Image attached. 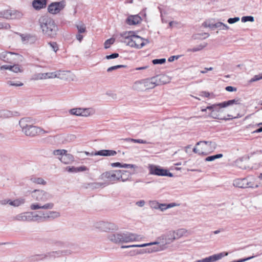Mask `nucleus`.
Instances as JSON below:
<instances>
[{
  "instance_id": "f257e3e1",
  "label": "nucleus",
  "mask_w": 262,
  "mask_h": 262,
  "mask_svg": "<svg viewBox=\"0 0 262 262\" xmlns=\"http://www.w3.org/2000/svg\"><path fill=\"white\" fill-rule=\"evenodd\" d=\"M178 238H179V235L178 232L169 231L158 237L157 241L154 242L158 243V244H154L156 246L143 249L134 250L130 252H133L134 254H142L145 253H152L162 251L166 249V246L167 244H169L173 240Z\"/></svg>"
},
{
  "instance_id": "f03ea898",
  "label": "nucleus",
  "mask_w": 262,
  "mask_h": 262,
  "mask_svg": "<svg viewBox=\"0 0 262 262\" xmlns=\"http://www.w3.org/2000/svg\"><path fill=\"white\" fill-rule=\"evenodd\" d=\"M38 24L42 34L53 38L56 36L58 27L55 21L48 15H43L38 19Z\"/></svg>"
},
{
  "instance_id": "7ed1b4c3",
  "label": "nucleus",
  "mask_w": 262,
  "mask_h": 262,
  "mask_svg": "<svg viewBox=\"0 0 262 262\" xmlns=\"http://www.w3.org/2000/svg\"><path fill=\"white\" fill-rule=\"evenodd\" d=\"M133 31L124 32L120 33V36L122 38L121 41L136 49H141L149 43L148 39L135 35Z\"/></svg>"
},
{
  "instance_id": "20e7f679",
  "label": "nucleus",
  "mask_w": 262,
  "mask_h": 262,
  "mask_svg": "<svg viewBox=\"0 0 262 262\" xmlns=\"http://www.w3.org/2000/svg\"><path fill=\"white\" fill-rule=\"evenodd\" d=\"M35 123V120L32 118L25 117L19 120V125L23 133L25 135L29 137H34L43 132L41 128L34 126Z\"/></svg>"
},
{
  "instance_id": "39448f33",
  "label": "nucleus",
  "mask_w": 262,
  "mask_h": 262,
  "mask_svg": "<svg viewBox=\"0 0 262 262\" xmlns=\"http://www.w3.org/2000/svg\"><path fill=\"white\" fill-rule=\"evenodd\" d=\"M57 246L65 249L57 251H52L47 252L48 259L53 260L62 256H68L72 254L76 250V246L71 243L58 242Z\"/></svg>"
},
{
  "instance_id": "423d86ee",
  "label": "nucleus",
  "mask_w": 262,
  "mask_h": 262,
  "mask_svg": "<svg viewBox=\"0 0 262 262\" xmlns=\"http://www.w3.org/2000/svg\"><path fill=\"white\" fill-rule=\"evenodd\" d=\"M254 180V178L252 176H248L242 179H236L233 181V185L241 188H257L258 185L255 184Z\"/></svg>"
},
{
  "instance_id": "0eeeda50",
  "label": "nucleus",
  "mask_w": 262,
  "mask_h": 262,
  "mask_svg": "<svg viewBox=\"0 0 262 262\" xmlns=\"http://www.w3.org/2000/svg\"><path fill=\"white\" fill-rule=\"evenodd\" d=\"M22 56L12 52L3 50L0 52V59L8 63H15L21 60Z\"/></svg>"
},
{
  "instance_id": "6e6552de",
  "label": "nucleus",
  "mask_w": 262,
  "mask_h": 262,
  "mask_svg": "<svg viewBox=\"0 0 262 262\" xmlns=\"http://www.w3.org/2000/svg\"><path fill=\"white\" fill-rule=\"evenodd\" d=\"M94 227L101 232L116 231L118 227L114 223L104 221H99L94 223Z\"/></svg>"
},
{
  "instance_id": "1a4fd4ad",
  "label": "nucleus",
  "mask_w": 262,
  "mask_h": 262,
  "mask_svg": "<svg viewBox=\"0 0 262 262\" xmlns=\"http://www.w3.org/2000/svg\"><path fill=\"white\" fill-rule=\"evenodd\" d=\"M120 233L121 244L139 242L143 238L141 235L136 233L124 232Z\"/></svg>"
},
{
  "instance_id": "9d476101",
  "label": "nucleus",
  "mask_w": 262,
  "mask_h": 262,
  "mask_svg": "<svg viewBox=\"0 0 262 262\" xmlns=\"http://www.w3.org/2000/svg\"><path fill=\"white\" fill-rule=\"evenodd\" d=\"M32 197L39 202H45L52 198V195L43 190H35L33 191Z\"/></svg>"
},
{
  "instance_id": "9b49d317",
  "label": "nucleus",
  "mask_w": 262,
  "mask_h": 262,
  "mask_svg": "<svg viewBox=\"0 0 262 262\" xmlns=\"http://www.w3.org/2000/svg\"><path fill=\"white\" fill-rule=\"evenodd\" d=\"M66 6V2L62 1L59 2H54L48 6V11L52 14H56L63 9Z\"/></svg>"
},
{
  "instance_id": "f8f14e48",
  "label": "nucleus",
  "mask_w": 262,
  "mask_h": 262,
  "mask_svg": "<svg viewBox=\"0 0 262 262\" xmlns=\"http://www.w3.org/2000/svg\"><path fill=\"white\" fill-rule=\"evenodd\" d=\"M149 173L160 176L172 177V174L168 171L166 169L161 168L160 166L150 165L149 166Z\"/></svg>"
},
{
  "instance_id": "ddd939ff",
  "label": "nucleus",
  "mask_w": 262,
  "mask_h": 262,
  "mask_svg": "<svg viewBox=\"0 0 262 262\" xmlns=\"http://www.w3.org/2000/svg\"><path fill=\"white\" fill-rule=\"evenodd\" d=\"M119 172L118 170L106 171L101 177L102 179H106L112 183L119 180Z\"/></svg>"
},
{
  "instance_id": "4468645a",
  "label": "nucleus",
  "mask_w": 262,
  "mask_h": 262,
  "mask_svg": "<svg viewBox=\"0 0 262 262\" xmlns=\"http://www.w3.org/2000/svg\"><path fill=\"white\" fill-rule=\"evenodd\" d=\"M38 214L41 215V219L43 220V221H47L49 220H53L60 216L59 212L54 211H40L38 212Z\"/></svg>"
},
{
  "instance_id": "2eb2a0df",
  "label": "nucleus",
  "mask_w": 262,
  "mask_h": 262,
  "mask_svg": "<svg viewBox=\"0 0 262 262\" xmlns=\"http://www.w3.org/2000/svg\"><path fill=\"white\" fill-rule=\"evenodd\" d=\"M54 206V205L53 203H48L44 205H41L39 203H35L31 204L30 208L32 210L37 209L50 210L53 208Z\"/></svg>"
},
{
  "instance_id": "dca6fc26",
  "label": "nucleus",
  "mask_w": 262,
  "mask_h": 262,
  "mask_svg": "<svg viewBox=\"0 0 262 262\" xmlns=\"http://www.w3.org/2000/svg\"><path fill=\"white\" fill-rule=\"evenodd\" d=\"M32 217L31 212H23L13 217V221H22V222H30Z\"/></svg>"
},
{
  "instance_id": "f3484780",
  "label": "nucleus",
  "mask_w": 262,
  "mask_h": 262,
  "mask_svg": "<svg viewBox=\"0 0 262 262\" xmlns=\"http://www.w3.org/2000/svg\"><path fill=\"white\" fill-rule=\"evenodd\" d=\"M157 85L165 84L170 81L169 77L164 74H160L154 77Z\"/></svg>"
},
{
  "instance_id": "a211bd4d",
  "label": "nucleus",
  "mask_w": 262,
  "mask_h": 262,
  "mask_svg": "<svg viewBox=\"0 0 262 262\" xmlns=\"http://www.w3.org/2000/svg\"><path fill=\"white\" fill-rule=\"evenodd\" d=\"M18 34L20 36L21 40L24 43H33L35 42L37 39L36 36L34 35H24L20 33H18Z\"/></svg>"
},
{
  "instance_id": "6ab92c4d",
  "label": "nucleus",
  "mask_w": 262,
  "mask_h": 262,
  "mask_svg": "<svg viewBox=\"0 0 262 262\" xmlns=\"http://www.w3.org/2000/svg\"><path fill=\"white\" fill-rule=\"evenodd\" d=\"M117 154V152L113 150H100L95 152H92L91 154V156H114Z\"/></svg>"
},
{
  "instance_id": "aec40b11",
  "label": "nucleus",
  "mask_w": 262,
  "mask_h": 262,
  "mask_svg": "<svg viewBox=\"0 0 262 262\" xmlns=\"http://www.w3.org/2000/svg\"><path fill=\"white\" fill-rule=\"evenodd\" d=\"M196 146L203 145L207 147V150L213 151L216 148V143L212 141H201L197 142Z\"/></svg>"
},
{
  "instance_id": "412c9836",
  "label": "nucleus",
  "mask_w": 262,
  "mask_h": 262,
  "mask_svg": "<svg viewBox=\"0 0 262 262\" xmlns=\"http://www.w3.org/2000/svg\"><path fill=\"white\" fill-rule=\"evenodd\" d=\"M141 20V17L138 15H130L127 18L126 23L129 25H135L139 24Z\"/></svg>"
},
{
  "instance_id": "4be33fe9",
  "label": "nucleus",
  "mask_w": 262,
  "mask_h": 262,
  "mask_svg": "<svg viewBox=\"0 0 262 262\" xmlns=\"http://www.w3.org/2000/svg\"><path fill=\"white\" fill-rule=\"evenodd\" d=\"M228 252H222L217 254H214L209 257H206L207 262H214L221 259L222 257L227 256Z\"/></svg>"
},
{
  "instance_id": "5701e85b",
  "label": "nucleus",
  "mask_w": 262,
  "mask_h": 262,
  "mask_svg": "<svg viewBox=\"0 0 262 262\" xmlns=\"http://www.w3.org/2000/svg\"><path fill=\"white\" fill-rule=\"evenodd\" d=\"M144 84L145 90L154 89L157 86L154 77L144 79Z\"/></svg>"
},
{
  "instance_id": "b1692460",
  "label": "nucleus",
  "mask_w": 262,
  "mask_h": 262,
  "mask_svg": "<svg viewBox=\"0 0 262 262\" xmlns=\"http://www.w3.org/2000/svg\"><path fill=\"white\" fill-rule=\"evenodd\" d=\"M58 159L63 163L64 164H69L70 162H72L74 160L73 156L70 154L66 152L64 154H63L62 156L61 157H58Z\"/></svg>"
},
{
  "instance_id": "393cba45",
  "label": "nucleus",
  "mask_w": 262,
  "mask_h": 262,
  "mask_svg": "<svg viewBox=\"0 0 262 262\" xmlns=\"http://www.w3.org/2000/svg\"><path fill=\"white\" fill-rule=\"evenodd\" d=\"M152 204H156L157 206H153V208L155 209H159L161 211H164L166 210V209L174 207L176 206V204L175 203H170L168 204H159V203L157 202H154L152 203Z\"/></svg>"
},
{
  "instance_id": "a878e982",
  "label": "nucleus",
  "mask_w": 262,
  "mask_h": 262,
  "mask_svg": "<svg viewBox=\"0 0 262 262\" xmlns=\"http://www.w3.org/2000/svg\"><path fill=\"white\" fill-rule=\"evenodd\" d=\"M47 0H34L32 2V6L36 10H40L46 7Z\"/></svg>"
},
{
  "instance_id": "bb28decb",
  "label": "nucleus",
  "mask_w": 262,
  "mask_h": 262,
  "mask_svg": "<svg viewBox=\"0 0 262 262\" xmlns=\"http://www.w3.org/2000/svg\"><path fill=\"white\" fill-rule=\"evenodd\" d=\"M118 170L119 172V180H121L122 182L128 180L133 173L128 170Z\"/></svg>"
},
{
  "instance_id": "cd10ccee",
  "label": "nucleus",
  "mask_w": 262,
  "mask_h": 262,
  "mask_svg": "<svg viewBox=\"0 0 262 262\" xmlns=\"http://www.w3.org/2000/svg\"><path fill=\"white\" fill-rule=\"evenodd\" d=\"M107 238L115 244H121L120 233L111 234L108 235Z\"/></svg>"
},
{
  "instance_id": "c85d7f7f",
  "label": "nucleus",
  "mask_w": 262,
  "mask_h": 262,
  "mask_svg": "<svg viewBox=\"0 0 262 262\" xmlns=\"http://www.w3.org/2000/svg\"><path fill=\"white\" fill-rule=\"evenodd\" d=\"M192 151L199 155H207V147L206 146H203V145L196 146L193 148Z\"/></svg>"
},
{
  "instance_id": "c756f323",
  "label": "nucleus",
  "mask_w": 262,
  "mask_h": 262,
  "mask_svg": "<svg viewBox=\"0 0 262 262\" xmlns=\"http://www.w3.org/2000/svg\"><path fill=\"white\" fill-rule=\"evenodd\" d=\"M133 89L138 91H143L145 90L144 79L136 81L133 85Z\"/></svg>"
},
{
  "instance_id": "7c9ffc66",
  "label": "nucleus",
  "mask_w": 262,
  "mask_h": 262,
  "mask_svg": "<svg viewBox=\"0 0 262 262\" xmlns=\"http://www.w3.org/2000/svg\"><path fill=\"white\" fill-rule=\"evenodd\" d=\"M69 74L70 71L59 70L56 72L55 78L66 80L68 78Z\"/></svg>"
},
{
  "instance_id": "2f4dec72",
  "label": "nucleus",
  "mask_w": 262,
  "mask_h": 262,
  "mask_svg": "<svg viewBox=\"0 0 262 262\" xmlns=\"http://www.w3.org/2000/svg\"><path fill=\"white\" fill-rule=\"evenodd\" d=\"M158 243H146V244H138V245H122L121 247V249H127L129 248H134V247H145L146 246H149L154 245V244H158Z\"/></svg>"
},
{
  "instance_id": "473e14b6",
  "label": "nucleus",
  "mask_w": 262,
  "mask_h": 262,
  "mask_svg": "<svg viewBox=\"0 0 262 262\" xmlns=\"http://www.w3.org/2000/svg\"><path fill=\"white\" fill-rule=\"evenodd\" d=\"M215 28H218L219 30H228L229 27L222 22H217L215 24L211 23V29L214 30Z\"/></svg>"
},
{
  "instance_id": "72a5a7b5",
  "label": "nucleus",
  "mask_w": 262,
  "mask_h": 262,
  "mask_svg": "<svg viewBox=\"0 0 262 262\" xmlns=\"http://www.w3.org/2000/svg\"><path fill=\"white\" fill-rule=\"evenodd\" d=\"M240 103L241 100L239 99H234L232 100H229L226 101H224L222 102V104H221V106L222 107H227L233 104H239Z\"/></svg>"
},
{
  "instance_id": "f704fd0d",
  "label": "nucleus",
  "mask_w": 262,
  "mask_h": 262,
  "mask_svg": "<svg viewBox=\"0 0 262 262\" xmlns=\"http://www.w3.org/2000/svg\"><path fill=\"white\" fill-rule=\"evenodd\" d=\"M48 259L47 252L39 254H36L31 257V260L33 261H39Z\"/></svg>"
},
{
  "instance_id": "c9c22d12",
  "label": "nucleus",
  "mask_w": 262,
  "mask_h": 262,
  "mask_svg": "<svg viewBox=\"0 0 262 262\" xmlns=\"http://www.w3.org/2000/svg\"><path fill=\"white\" fill-rule=\"evenodd\" d=\"M25 202V199L24 198H19L16 200H15L13 201H11L9 202V204L10 205L15 206V207H18L23 204H24Z\"/></svg>"
},
{
  "instance_id": "e433bc0d",
  "label": "nucleus",
  "mask_w": 262,
  "mask_h": 262,
  "mask_svg": "<svg viewBox=\"0 0 262 262\" xmlns=\"http://www.w3.org/2000/svg\"><path fill=\"white\" fill-rule=\"evenodd\" d=\"M94 111L93 108H82L81 116L88 117L94 114Z\"/></svg>"
},
{
  "instance_id": "4c0bfd02",
  "label": "nucleus",
  "mask_w": 262,
  "mask_h": 262,
  "mask_svg": "<svg viewBox=\"0 0 262 262\" xmlns=\"http://www.w3.org/2000/svg\"><path fill=\"white\" fill-rule=\"evenodd\" d=\"M32 217L31 218L30 222H40L43 221L41 219V215L38 214V213H35L33 212H31Z\"/></svg>"
},
{
  "instance_id": "58836bf2",
  "label": "nucleus",
  "mask_w": 262,
  "mask_h": 262,
  "mask_svg": "<svg viewBox=\"0 0 262 262\" xmlns=\"http://www.w3.org/2000/svg\"><path fill=\"white\" fill-rule=\"evenodd\" d=\"M210 117H212L214 119H219V120H229L230 118H226L225 117H222L220 116V115L218 114L217 112L212 111Z\"/></svg>"
},
{
  "instance_id": "ea45409f",
  "label": "nucleus",
  "mask_w": 262,
  "mask_h": 262,
  "mask_svg": "<svg viewBox=\"0 0 262 262\" xmlns=\"http://www.w3.org/2000/svg\"><path fill=\"white\" fill-rule=\"evenodd\" d=\"M31 181L34 183L38 184L46 185V182L41 178L33 177L31 178Z\"/></svg>"
},
{
  "instance_id": "a19ab883",
  "label": "nucleus",
  "mask_w": 262,
  "mask_h": 262,
  "mask_svg": "<svg viewBox=\"0 0 262 262\" xmlns=\"http://www.w3.org/2000/svg\"><path fill=\"white\" fill-rule=\"evenodd\" d=\"M124 140L127 142H134V143H141V144L148 143V142H147L146 140H144L142 139H132V138H126Z\"/></svg>"
},
{
  "instance_id": "79ce46f5",
  "label": "nucleus",
  "mask_w": 262,
  "mask_h": 262,
  "mask_svg": "<svg viewBox=\"0 0 262 262\" xmlns=\"http://www.w3.org/2000/svg\"><path fill=\"white\" fill-rule=\"evenodd\" d=\"M223 156V155L222 154H216L215 155L208 156L207 158H206L205 161H212L216 159L222 158Z\"/></svg>"
},
{
  "instance_id": "37998d69",
  "label": "nucleus",
  "mask_w": 262,
  "mask_h": 262,
  "mask_svg": "<svg viewBox=\"0 0 262 262\" xmlns=\"http://www.w3.org/2000/svg\"><path fill=\"white\" fill-rule=\"evenodd\" d=\"M12 113L8 110H2L0 111V117L8 118L12 116Z\"/></svg>"
},
{
  "instance_id": "c03bdc74",
  "label": "nucleus",
  "mask_w": 262,
  "mask_h": 262,
  "mask_svg": "<svg viewBox=\"0 0 262 262\" xmlns=\"http://www.w3.org/2000/svg\"><path fill=\"white\" fill-rule=\"evenodd\" d=\"M82 108H72L70 110V113L72 115L81 116Z\"/></svg>"
},
{
  "instance_id": "a18cd8bd",
  "label": "nucleus",
  "mask_w": 262,
  "mask_h": 262,
  "mask_svg": "<svg viewBox=\"0 0 262 262\" xmlns=\"http://www.w3.org/2000/svg\"><path fill=\"white\" fill-rule=\"evenodd\" d=\"M32 79L35 80L46 79L45 73H36L34 74Z\"/></svg>"
},
{
  "instance_id": "49530a36",
  "label": "nucleus",
  "mask_w": 262,
  "mask_h": 262,
  "mask_svg": "<svg viewBox=\"0 0 262 262\" xmlns=\"http://www.w3.org/2000/svg\"><path fill=\"white\" fill-rule=\"evenodd\" d=\"M12 66L11 71L14 73L21 72L23 70L20 69V66L18 64L11 63Z\"/></svg>"
},
{
  "instance_id": "de8ad7c7",
  "label": "nucleus",
  "mask_w": 262,
  "mask_h": 262,
  "mask_svg": "<svg viewBox=\"0 0 262 262\" xmlns=\"http://www.w3.org/2000/svg\"><path fill=\"white\" fill-rule=\"evenodd\" d=\"M66 152H67V150L65 149H56L53 151V154L58 158V157H61Z\"/></svg>"
},
{
  "instance_id": "09e8293b",
  "label": "nucleus",
  "mask_w": 262,
  "mask_h": 262,
  "mask_svg": "<svg viewBox=\"0 0 262 262\" xmlns=\"http://www.w3.org/2000/svg\"><path fill=\"white\" fill-rule=\"evenodd\" d=\"M76 27L78 29L79 33H84L86 30V28L85 25L83 24H81L80 25H77Z\"/></svg>"
},
{
  "instance_id": "8fccbe9b",
  "label": "nucleus",
  "mask_w": 262,
  "mask_h": 262,
  "mask_svg": "<svg viewBox=\"0 0 262 262\" xmlns=\"http://www.w3.org/2000/svg\"><path fill=\"white\" fill-rule=\"evenodd\" d=\"M242 21L246 23L247 21L253 22L254 20V17L252 16H246L242 17Z\"/></svg>"
},
{
  "instance_id": "3c124183",
  "label": "nucleus",
  "mask_w": 262,
  "mask_h": 262,
  "mask_svg": "<svg viewBox=\"0 0 262 262\" xmlns=\"http://www.w3.org/2000/svg\"><path fill=\"white\" fill-rule=\"evenodd\" d=\"M115 41V39L113 38L107 39L104 42V48L107 49L112 45Z\"/></svg>"
},
{
  "instance_id": "603ef678",
  "label": "nucleus",
  "mask_w": 262,
  "mask_h": 262,
  "mask_svg": "<svg viewBox=\"0 0 262 262\" xmlns=\"http://www.w3.org/2000/svg\"><path fill=\"white\" fill-rule=\"evenodd\" d=\"M166 62L165 58H161V59H155L152 60V62L154 64H163Z\"/></svg>"
},
{
  "instance_id": "864d4df0",
  "label": "nucleus",
  "mask_w": 262,
  "mask_h": 262,
  "mask_svg": "<svg viewBox=\"0 0 262 262\" xmlns=\"http://www.w3.org/2000/svg\"><path fill=\"white\" fill-rule=\"evenodd\" d=\"M262 79V73L259 74V75H255L252 78H251L249 82H253L255 81H257L258 80Z\"/></svg>"
},
{
  "instance_id": "5fc2aeb1",
  "label": "nucleus",
  "mask_w": 262,
  "mask_h": 262,
  "mask_svg": "<svg viewBox=\"0 0 262 262\" xmlns=\"http://www.w3.org/2000/svg\"><path fill=\"white\" fill-rule=\"evenodd\" d=\"M207 46V43H205L204 45H200L196 47L193 48V49H191L190 50L193 52H196L201 50L204 48H205Z\"/></svg>"
},
{
  "instance_id": "6e6d98bb",
  "label": "nucleus",
  "mask_w": 262,
  "mask_h": 262,
  "mask_svg": "<svg viewBox=\"0 0 262 262\" xmlns=\"http://www.w3.org/2000/svg\"><path fill=\"white\" fill-rule=\"evenodd\" d=\"M125 67L126 66H124V65H117V66H112V67H111L108 68L107 69V71L108 72H112L113 70H117L118 69H119V68H123V67Z\"/></svg>"
},
{
  "instance_id": "4d7b16f0",
  "label": "nucleus",
  "mask_w": 262,
  "mask_h": 262,
  "mask_svg": "<svg viewBox=\"0 0 262 262\" xmlns=\"http://www.w3.org/2000/svg\"><path fill=\"white\" fill-rule=\"evenodd\" d=\"M56 75V72H49L45 73V75L46 77V79L48 78H55Z\"/></svg>"
},
{
  "instance_id": "13d9d810",
  "label": "nucleus",
  "mask_w": 262,
  "mask_h": 262,
  "mask_svg": "<svg viewBox=\"0 0 262 262\" xmlns=\"http://www.w3.org/2000/svg\"><path fill=\"white\" fill-rule=\"evenodd\" d=\"M49 44L54 52H56L58 50V46L56 42H50L49 43Z\"/></svg>"
},
{
  "instance_id": "bf43d9fd",
  "label": "nucleus",
  "mask_w": 262,
  "mask_h": 262,
  "mask_svg": "<svg viewBox=\"0 0 262 262\" xmlns=\"http://www.w3.org/2000/svg\"><path fill=\"white\" fill-rule=\"evenodd\" d=\"M7 84L9 86H21L23 85V84L21 82L17 83V82H15L12 81H8L7 82Z\"/></svg>"
},
{
  "instance_id": "052dcab7",
  "label": "nucleus",
  "mask_w": 262,
  "mask_h": 262,
  "mask_svg": "<svg viewBox=\"0 0 262 262\" xmlns=\"http://www.w3.org/2000/svg\"><path fill=\"white\" fill-rule=\"evenodd\" d=\"M239 20V17H233V18H229L227 21L228 23L230 24H234L238 21Z\"/></svg>"
},
{
  "instance_id": "680f3d73",
  "label": "nucleus",
  "mask_w": 262,
  "mask_h": 262,
  "mask_svg": "<svg viewBox=\"0 0 262 262\" xmlns=\"http://www.w3.org/2000/svg\"><path fill=\"white\" fill-rule=\"evenodd\" d=\"M119 57V54L118 53H113L110 55H107L106 56V58L107 59H114V58H116L117 57Z\"/></svg>"
},
{
  "instance_id": "e2e57ef3",
  "label": "nucleus",
  "mask_w": 262,
  "mask_h": 262,
  "mask_svg": "<svg viewBox=\"0 0 262 262\" xmlns=\"http://www.w3.org/2000/svg\"><path fill=\"white\" fill-rule=\"evenodd\" d=\"M222 104V102L221 103H216V104H214V105H216V107H215V108H213V111H214V112H220V109L222 108H224V107H222L221 106V104Z\"/></svg>"
},
{
  "instance_id": "0e129e2a",
  "label": "nucleus",
  "mask_w": 262,
  "mask_h": 262,
  "mask_svg": "<svg viewBox=\"0 0 262 262\" xmlns=\"http://www.w3.org/2000/svg\"><path fill=\"white\" fill-rule=\"evenodd\" d=\"M190 231L187 230L185 229H181V236H187L190 234Z\"/></svg>"
},
{
  "instance_id": "69168bd1",
  "label": "nucleus",
  "mask_w": 262,
  "mask_h": 262,
  "mask_svg": "<svg viewBox=\"0 0 262 262\" xmlns=\"http://www.w3.org/2000/svg\"><path fill=\"white\" fill-rule=\"evenodd\" d=\"M135 165L133 164H121V168H132L136 167Z\"/></svg>"
},
{
  "instance_id": "338daca9",
  "label": "nucleus",
  "mask_w": 262,
  "mask_h": 262,
  "mask_svg": "<svg viewBox=\"0 0 262 262\" xmlns=\"http://www.w3.org/2000/svg\"><path fill=\"white\" fill-rule=\"evenodd\" d=\"M66 169L70 172H77V167L74 166L67 167Z\"/></svg>"
},
{
  "instance_id": "774afa93",
  "label": "nucleus",
  "mask_w": 262,
  "mask_h": 262,
  "mask_svg": "<svg viewBox=\"0 0 262 262\" xmlns=\"http://www.w3.org/2000/svg\"><path fill=\"white\" fill-rule=\"evenodd\" d=\"M180 57V55H178L171 56L169 57V58L168 59V61L169 62H172L174 60L178 59Z\"/></svg>"
}]
</instances>
